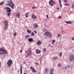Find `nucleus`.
Returning a JSON list of instances; mask_svg holds the SVG:
<instances>
[{
	"mask_svg": "<svg viewBox=\"0 0 74 74\" xmlns=\"http://www.w3.org/2000/svg\"><path fill=\"white\" fill-rule=\"evenodd\" d=\"M7 5L10 7L12 9H14V6L15 5L12 2V1H8L7 2Z\"/></svg>",
	"mask_w": 74,
	"mask_h": 74,
	"instance_id": "f257e3e1",
	"label": "nucleus"
},
{
	"mask_svg": "<svg viewBox=\"0 0 74 74\" xmlns=\"http://www.w3.org/2000/svg\"><path fill=\"white\" fill-rule=\"evenodd\" d=\"M8 53V52L6 51V50L4 49V47H2L0 48V54L2 55V54H7Z\"/></svg>",
	"mask_w": 74,
	"mask_h": 74,
	"instance_id": "f03ea898",
	"label": "nucleus"
},
{
	"mask_svg": "<svg viewBox=\"0 0 74 74\" xmlns=\"http://www.w3.org/2000/svg\"><path fill=\"white\" fill-rule=\"evenodd\" d=\"M5 9L7 11V14L8 16H10V14H11V9L8 7H5Z\"/></svg>",
	"mask_w": 74,
	"mask_h": 74,
	"instance_id": "7ed1b4c3",
	"label": "nucleus"
},
{
	"mask_svg": "<svg viewBox=\"0 0 74 74\" xmlns=\"http://www.w3.org/2000/svg\"><path fill=\"white\" fill-rule=\"evenodd\" d=\"M69 61L72 62L74 60V55H70L69 56Z\"/></svg>",
	"mask_w": 74,
	"mask_h": 74,
	"instance_id": "20e7f679",
	"label": "nucleus"
},
{
	"mask_svg": "<svg viewBox=\"0 0 74 74\" xmlns=\"http://www.w3.org/2000/svg\"><path fill=\"white\" fill-rule=\"evenodd\" d=\"M45 35L47 36L48 37L51 38L52 36V33L51 32H47L44 33Z\"/></svg>",
	"mask_w": 74,
	"mask_h": 74,
	"instance_id": "39448f33",
	"label": "nucleus"
},
{
	"mask_svg": "<svg viewBox=\"0 0 74 74\" xmlns=\"http://www.w3.org/2000/svg\"><path fill=\"white\" fill-rule=\"evenodd\" d=\"M49 5H51V7H53V5L54 4H56V3L52 0H50L49 2Z\"/></svg>",
	"mask_w": 74,
	"mask_h": 74,
	"instance_id": "423d86ee",
	"label": "nucleus"
},
{
	"mask_svg": "<svg viewBox=\"0 0 74 74\" xmlns=\"http://www.w3.org/2000/svg\"><path fill=\"white\" fill-rule=\"evenodd\" d=\"M7 64L9 67H11V64H12V61L11 60H8V62H7Z\"/></svg>",
	"mask_w": 74,
	"mask_h": 74,
	"instance_id": "0eeeda50",
	"label": "nucleus"
},
{
	"mask_svg": "<svg viewBox=\"0 0 74 74\" xmlns=\"http://www.w3.org/2000/svg\"><path fill=\"white\" fill-rule=\"evenodd\" d=\"M32 54V51H31V48H29L27 53V55H28V56H31Z\"/></svg>",
	"mask_w": 74,
	"mask_h": 74,
	"instance_id": "6e6552de",
	"label": "nucleus"
},
{
	"mask_svg": "<svg viewBox=\"0 0 74 74\" xmlns=\"http://www.w3.org/2000/svg\"><path fill=\"white\" fill-rule=\"evenodd\" d=\"M33 26L34 27V29H36V28H37L38 27V24L36 23H34L33 24Z\"/></svg>",
	"mask_w": 74,
	"mask_h": 74,
	"instance_id": "1a4fd4ad",
	"label": "nucleus"
},
{
	"mask_svg": "<svg viewBox=\"0 0 74 74\" xmlns=\"http://www.w3.org/2000/svg\"><path fill=\"white\" fill-rule=\"evenodd\" d=\"M3 22V23H4V25H8V21L5 20Z\"/></svg>",
	"mask_w": 74,
	"mask_h": 74,
	"instance_id": "9d476101",
	"label": "nucleus"
},
{
	"mask_svg": "<svg viewBox=\"0 0 74 74\" xmlns=\"http://www.w3.org/2000/svg\"><path fill=\"white\" fill-rule=\"evenodd\" d=\"M30 69H31V70H32V71L33 73H37V71H36L35 69H34L33 67H30Z\"/></svg>",
	"mask_w": 74,
	"mask_h": 74,
	"instance_id": "9b49d317",
	"label": "nucleus"
},
{
	"mask_svg": "<svg viewBox=\"0 0 74 74\" xmlns=\"http://www.w3.org/2000/svg\"><path fill=\"white\" fill-rule=\"evenodd\" d=\"M8 25H4V28L3 29L5 30H7L8 29Z\"/></svg>",
	"mask_w": 74,
	"mask_h": 74,
	"instance_id": "f8f14e48",
	"label": "nucleus"
},
{
	"mask_svg": "<svg viewBox=\"0 0 74 74\" xmlns=\"http://www.w3.org/2000/svg\"><path fill=\"white\" fill-rule=\"evenodd\" d=\"M31 16L32 19H37V17L36 16H34V14H33Z\"/></svg>",
	"mask_w": 74,
	"mask_h": 74,
	"instance_id": "ddd939ff",
	"label": "nucleus"
},
{
	"mask_svg": "<svg viewBox=\"0 0 74 74\" xmlns=\"http://www.w3.org/2000/svg\"><path fill=\"white\" fill-rule=\"evenodd\" d=\"M36 53L37 54H38V53H40L41 52V51H40L39 50L36 49Z\"/></svg>",
	"mask_w": 74,
	"mask_h": 74,
	"instance_id": "4468645a",
	"label": "nucleus"
},
{
	"mask_svg": "<svg viewBox=\"0 0 74 74\" xmlns=\"http://www.w3.org/2000/svg\"><path fill=\"white\" fill-rule=\"evenodd\" d=\"M28 40L29 42H32L33 41V40L32 38H29L28 39Z\"/></svg>",
	"mask_w": 74,
	"mask_h": 74,
	"instance_id": "2eb2a0df",
	"label": "nucleus"
},
{
	"mask_svg": "<svg viewBox=\"0 0 74 74\" xmlns=\"http://www.w3.org/2000/svg\"><path fill=\"white\" fill-rule=\"evenodd\" d=\"M49 70L47 68H45V73H48V71Z\"/></svg>",
	"mask_w": 74,
	"mask_h": 74,
	"instance_id": "dca6fc26",
	"label": "nucleus"
},
{
	"mask_svg": "<svg viewBox=\"0 0 74 74\" xmlns=\"http://www.w3.org/2000/svg\"><path fill=\"white\" fill-rule=\"evenodd\" d=\"M41 41L40 40H39L36 43L37 45H40V44H41Z\"/></svg>",
	"mask_w": 74,
	"mask_h": 74,
	"instance_id": "f3484780",
	"label": "nucleus"
},
{
	"mask_svg": "<svg viewBox=\"0 0 74 74\" xmlns=\"http://www.w3.org/2000/svg\"><path fill=\"white\" fill-rule=\"evenodd\" d=\"M16 17H19L20 16V14H19V13H18L16 14L15 15Z\"/></svg>",
	"mask_w": 74,
	"mask_h": 74,
	"instance_id": "a211bd4d",
	"label": "nucleus"
},
{
	"mask_svg": "<svg viewBox=\"0 0 74 74\" xmlns=\"http://www.w3.org/2000/svg\"><path fill=\"white\" fill-rule=\"evenodd\" d=\"M27 32L29 33H32V31L29 29L27 30Z\"/></svg>",
	"mask_w": 74,
	"mask_h": 74,
	"instance_id": "6ab92c4d",
	"label": "nucleus"
},
{
	"mask_svg": "<svg viewBox=\"0 0 74 74\" xmlns=\"http://www.w3.org/2000/svg\"><path fill=\"white\" fill-rule=\"evenodd\" d=\"M43 52L45 53V52L47 51V49L46 48H44L43 49Z\"/></svg>",
	"mask_w": 74,
	"mask_h": 74,
	"instance_id": "aec40b11",
	"label": "nucleus"
},
{
	"mask_svg": "<svg viewBox=\"0 0 74 74\" xmlns=\"http://www.w3.org/2000/svg\"><path fill=\"white\" fill-rule=\"evenodd\" d=\"M66 23L67 24H71L72 23L71 21H66Z\"/></svg>",
	"mask_w": 74,
	"mask_h": 74,
	"instance_id": "412c9836",
	"label": "nucleus"
},
{
	"mask_svg": "<svg viewBox=\"0 0 74 74\" xmlns=\"http://www.w3.org/2000/svg\"><path fill=\"white\" fill-rule=\"evenodd\" d=\"M4 1L0 3V5H3L4 4Z\"/></svg>",
	"mask_w": 74,
	"mask_h": 74,
	"instance_id": "4be33fe9",
	"label": "nucleus"
},
{
	"mask_svg": "<svg viewBox=\"0 0 74 74\" xmlns=\"http://www.w3.org/2000/svg\"><path fill=\"white\" fill-rule=\"evenodd\" d=\"M22 66H21L20 69V70L21 71V74H22Z\"/></svg>",
	"mask_w": 74,
	"mask_h": 74,
	"instance_id": "5701e85b",
	"label": "nucleus"
},
{
	"mask_svg": "<svg viewBox=\"0 0 74 74\" xmlns=\"http://www.w3.org/2000/svg\"><path fill=\"white\" fill-rule=\"evenodd\" d=\"M53 60H56V59H58V57H53Z\"/></svg>",
	"mask_w": 74,
	"mask_h": 74,
	"instance_id": "b1692460",
	"label": "nucleus"
},
{
	"mask_svg": "<svg viewBox=\"0 0 74 74\" xmlns=\"http://www.w3.org/2000/svg\"><path fill=\"white\" fill-rule=\"evenodd\" d=\"M64 5L65 6H68V5H69V4L67 3H64Z\"/></svg>",
	"mask_w": 74,
	"mask_h": 74,
	"instance_id": "393cba45",
	"label": "nucleus"
},
{
	"mask_svg": "<svg viewBox=\"0 0 74 74\" xmlns=\"http://www.w3.org/2000/svg\"><path fill=\"white\" fill-rule=\"evenodd\" d=\"M58 67H62V64H59L58 65Z\"/></svg>",
	"mask_w": 74,
	"mask_h": 74,
	"instance_id": "a878e982",
	"label": "nucleus"
},
{
	"mask_svg": "<svg viewBox=\"0 0 74 74\" xmlns=\"http://www.w3.org/2000/svg\"><path fill=\"white\" fill-rule=\"evenodd\" d=\"M29 36H30L29 35H27L25 37V38L26 39H27V38H28V37Z\"/></svg>",
	"mask_w": 74,
	"mask_h": 74,
	"instance_id": "bb28decb",
	"label": "nucleus"
},
{
	"mask_svg": "<svg viewBox=\"0 0 74 74\" xmlns=\"http://www.w3.org/2000/svg\"><path fill=\"white\" fill-rule=\"evenodd\" d=\"M62 53L60 52L59 54V56L60 57L62 56Z\"/></svg>",
	"mask_w": 74,
	"mask_h": 74,
	"instance_id": "cd10ccee",
	"label": "nucleus"
},
{
	"mask_svg": "<svg viewBox=\"0 0 74 74\" xmlns=\"http://www.w3.org/2000/svg\"><path fill=\"white\" fill-rule=\"evenodd\" d=\"M16 36V33H14L13 34V36L14 37H15Z\"/></svg>",
	"mask_w": 74,
	"mask_h": 74,
	"instance_id": "c85d7f7f",
	"label": "nucleus"
},
{
	"mask_svg": "<svg viewBox=\"0 0 74 74\" xmlns=\"http://www.w3.org/2000/svg\"><path fill=\"white\" fill-rule=\"evenodd\" d=\"M31 36H34V33H33V32H32L31 33Z\"/></svg>",
	"mask_w": 74,
	"mask_h": 74,
	"instance_id": "c756f323",
	"label": "nucleus"
},
{
	"mask_svg": "<svg viewBox=\"0 0 74 74\" xmlns=\"http://www.w3.org/2000/svg\"><path fill=\"white\" fill-rule=\"evenodd\" d=\"M44 29H42V30L43 31V32H45V30H47V29H45V28H44Z\"/></svg>",
	"mask_w": 74,
	"mask_h": 74,
	"instance_id": "7c9ffc66",
	"label": "nucleus"
},
{
	"mask_svg": "<svg viewBox=\"0 0 74 74\" xmlns=\"http://www.w3.org/2000/svg\"><path fill=\"white\" fill-rule=\"evenodd\" d=\"M60 3V7H61V8H62V4H61V3Z\"/></svg>",
	"mask_w": 74,
	"mask_h": 74,
	"instance_id": "2f4dec72",
	"label": "nucleus"
},
{
	"mask_svg": "<svg viewBox=\"0 0 74 74\" xmlns=\"http://www.w3.org/2000/svg\"><path fill=\"white\" fill-rule=\"evenodd\" d=\"M35 64H36V65H39V63H37L36 62H35Z\"/></svg>",
	"mask_w": 74,
	"mask_h": 74,
	"instance_id": "473e14b6",
	"label": "nucleus"
},
{
	"mask_svg": "<svg viewBox=\"0 0 74 74\" xmlns=\"http://www.w3.org/2000/svg\"><path fill=\"white\" fill-rule=\"evenodd\" d=\"M58 19H60L62 18V16H59L58 17Z\"/></svg>",
	"mask_w": 74,
	"mask_h": 74,
	"instance_id": "72a5a7b5",
	"label": "nucleus"
},
{
	"mask_svg": "<svg viewBox=\"0 0 74 74\" xmlns=\"http://www.w3.org/2000/svg\"><path fill=\"white\" fill-rule=\"evenodd\" d=\"M71 39L72 40H73V41H74V38L73 37H72L71 38Z\"/></svg>",
	"mask_w": 74,
	"mask_h": 74,
	"instance_id": "f704fd0d",
	"label": "nucleus"
},
{
	"mask_svg": "<svg viewBox=\"0 0 74 74\" xmlns=\"http://www.w3.org/2000/svg\"><path fill=\"white\" fill-rule=\"evenodd\" d=\"M64 1L66 3H67V1L66 0H64Z\"/></svg>",
	"mask_w": 74,
	"mask_h": 74,
	"instance_id": "c9c22d12",
	"label": "nucleus"
},
{
	"mask_svg": "<svg viewBox=\"0 0 74 74\" xmlns=\"http://www.w3.org/2000/svg\"><path fill=\"white\" fill-rule=\"evenodd\" d=\"M25 15L26 18H27V17H28V15H27L26 14H25Z\"/></svg>",
	"mask_w": 74,
	"mask_h": 74,
	"instance_id": "e433bc0d",
	"label": "nucleus"
},
{
	"mask_svg": "<svg viewBox=\"0 0 74 74\" xmlns=\"http://www.w3.org/2000/svg\"><path fill=\"white\" fill-rule=\"evenodd\" d=\"M34 32L35 34H37V32L36 31H34Z\"/></svg>",
	"mask_w": 74,
	"mask_h": 74,
	"instance_id": "4c0bfd02",
	"label": "nucleus"
},
{
	"mask_svg": "<svg viewBox=\"0 0 74 74\" xmlns=\"http://www.w3.org/2000/svg\"><path fill=\"white\" fill-rule=\"evenodd\" d=\"M46 16H47V19H49V17H48V15H46Z\"/></svg>",
	"mask_w": 74,
	"mask_h": 74,
	"instance_id": "58836bf2",
	"label": "nucleus"
},
{
	"mask_svg": "<svg viewBox=\"0 0 74 74\" xmlns=\"http://www.w3.org/2000/svg\"><path fill=\"white\" fill-rule=\"evenodd\" d=\"M32 9H35L36 8L34 7H32Z\"/></svg>",
	"mask_w": 74,
	"mask_h": 74,
	"instance_id": "ea45409f",
	"label": "nucleus"
},
{
	"mask_svg": "<svg viewBox=\"0 0 74 74\" xmlns=\"http://www.w3.org/2000/svg\"><path fill=\"white\" fill-rule=\"evenodd\" d=\"M55 42V40H53V43H54V42Z\"/></svg>",
	"mask_w": 74,
	"mask_h": 74,
	"instance_id": "a19ab883",
	"label": "nucleus"
},
{
	"mask_svg": "<svg viewBox=\"0 0 74 74\" xmlns=\"http://www.w3.org/2000/svg\"><path fill=\"white\" fill-rule=\"evenodd\" d=\"M25 56L26 58H27V57H28V56L26 55H25Z\"/></svg>",
	"mask_w": 74,
	"mask_h": 74,
	"instance_id": "79ce46f5",
	"label": "nucleus"
},
{
	"mask_svg": "<svg viewBox=\"0 0 74 74\" xmlns=\"http://www.w3.org/2000/svg\"><path fill=\"white\" fill-rule=\"evenodd\" d=\"M64 31H62V34H64Z\"/></svg>",
	"mask_w": 74,
	"mask_h": 74,
	"instance_id": "37998d69",
	"label": "nucleus"
},
{
	"mask_svg": "<svg viewBox=\"0 0 74 74\" xmlns=\"http://www.w3.org/2000/svg\"><path fill=\"white\" fill-rule=\"evenodd\" d=\"M20 52H22V50H21Z\"/></svg>",
	"mask_w": 74,
	"mask_h": 74,
	"instance_id": "c03bdc74",
	"label": "nucleus"
},
{
	"mask_svg": "<svg viewBox=\"0 0 74 74\" xmlns=\"http://www.w3.org/2000/svg\"><path fill=\"white\" fill-rule=\"evenodd\" d=\"M71 48H73V47H70V49H71Z\"/></svg>",
	"mask_w": 74,
	"mask_h": 74,
	"instance_id": "a18cd8bd",
	"label": "nucleus"
},
{
	"mask_svg": "<svg viewBox=\"0 0 74 74\" xmlns=\"http://www.w3.org/2000/svg\"><path fill=\"white\" fill-rule=\"evenodd\" d=\"M58 37H59V36H60V35H59V34H58Z\"/></svg>",
	"mask_w": 74,
	"mask_h": 74,
	"instance_id": "49530a36",
	"label": "nucleus"
},
{
	"mask_svg": "<svg viewBox=\"0 0 74 74\" xmlns=\"http://www.w3.org/2000/svg\"><path fill=\"white\" fill-rule=\"evenodd\" d=\"M0 66H1V64L0 63Z\"/></svg>",
	"mask_w": 74,
	"mask_h": 74,
	"instance_id": "de8ad7c7",
	"label": "nucleus"
},
{
	"mask_svg": "<svg viewBox=\"0 0 74 74\" xmlns=\"http://www.w3.org/2000/svg\"><path fill=\"white\" fill-rule=\"evenodd\" d=\"M57 9H58V10H59V8H58Z\"/></svg>",
	"mask_w": 74,
	"mask_h": 74,
	"instance_id": "09e8293b",
	"label": "nucleus"
},
{
	"mask_svg": "<svg viewBox=\"0 0 74 74\" xmlns=\"http://www.w3.org/2000/svg\"><path fill=\"white\" fill-rule=\"evenodd\" d=\"M53 43H53V42H52V45H53Z\"/></svg>",
	"mask_w": 74,
	"mask_h": 74,
	"instance_id": "8fccbe9b",
	"label": "nucleus"
},
{
	"mask_svg": "<svg viewBox=\"0 0 74 74\" xmlns=\"http://www.w3.org/2000/svg\"><path fill=\"white\" fill-rule=\"evenodd\" d=\"M68 67H70V66H69V65H68Z\"/></svg>",
	"mask_w": 74,
	"mask_h": 74,
	"instance_id": "3c124183",
	"label": "nucleus"
},
{
	"mask_svg": "<svg viewBox=\"0 0 74 74\" xmlns=\"http://www.w3.org/2000/svg\"><path fill=\"white\" fill-rule=\"evenodd\" d=\"M29 14V13H26V14Z\"/></svg>",
	"mask_w": 74,
	"mask_h": 74,
	"instance_id": "603ef678",
	"label": "nucleus"
},
{
	"mask_svg": "<svg viewBox=\"0 0 74 74\" xmlns=\"http://www.w3.org/2000/svg\"><path fill=\"white\" fill-rule=\"evenodd\" d=\"M23 74H26V73H24Z\"/></svg>",
	"mask_w": 74,
	"mask_h": 74,
	"instance_id": "864d4df0",
	"label": "nucleus"
},
{
	"mask_svg": "<svg viewBox=\"0 0 74 74\" xmlns=\"http://www.w3.org/2000/svg\"><path fill=\"white\" fill-rule=\"evenodd\" d=\"M25 51V52H27L26 51Z\"/></svg>",
	"mask_w": 74,
	"mask_h": 74,
	"instance_id": "5fc2aeb1",
	"label": "nucleus"
},
{
	"mask_svg": "<svg viewBox=\"0 0 74 74\" xmlns=\"http://www.w3.org/2000/svg\"><path fill=\"white\" fill-rule=\"evenodd\" d=\"M65 68H67V67H65Z\"/></svg>",
	"mask_w": 74,
	"mask_h": 74,
	"instance_id": "6e6d98bb",
	"label": "nucleus"
},
{
	"mask_svg": "<svg viewBox=\"0 0 74 74\" xmlns=\"http://www.w3.org/2000/svg\"><path fill=\"white\" fill-rule=\"evenodd\" d=\"M38 74H40V73H39Z\"/></svg>",
	"mask_w": 74,
	"mask_h": 74,
	"instance_id": "4d7b16f0",
	"label": "nucleus"
}]
</instances>
